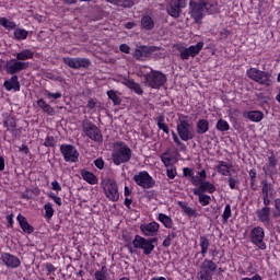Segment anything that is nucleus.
I'll return each mask as SVG.
<instances>
[{
	"label": "nucleus",
	"mask_w": 280,
	"mask_h": 280,
	"mask_svg": "<svg viewBox=\"0 0 280 280\" xmlns=\"http://www.w3.org/2000/svg\"><path fill=\"white\" fill-rule=\"evenodd\" d=\"M198 176L201 179V182L207 180V171L202 170L201 172H198Z\"/></svg>",
	"instance_id": "nucleus-63"
},
{
	"label": "nucleus",
	"mask_w": 280,
	"mask_h": 280,
	"mask_svg": "<svg viewBox=\"0 0 280 280\" xmlns=\"http://www.w3.org/2000/svg\"><path fill=\"white\" fill-rule=\"evenodd\" d=\"M119 49L122 51V54H130V46H128V44H121Z\"/></svg>",
	"instance_id": "nucleus-60"
},
{
	"label": "nucleus",
	"mask_w": 280,
	"mask_h": 280,
	"mask_svg": "<svg viewBox=\"0 0 280 280\" xmlns=\"http://www.w3.org/2000/svg\"><path fill=\"white\" fill-rule=\"evenodd\" d=\"M81 176H82L83 180H85L90 185H97V176H95V174L83 170V171H81Z\"/></svg>",
	"instance_id": "nucleus-25"
},
{
	"label": "nucleus",
	"mask_w": 280,
	"mask_h": 280,
	"mask_svg": "<svg viewBox=\"0 0 280 280\" xmlns=\"http://www.w3.org/2000/svg\"><path fill=\"white\" fill-rule=\"evenodd\" d=\"M18 222L24 233H28V235L32 234L34 226L27 222V219L23 214L18 215Z\"/></svg>",
	"instance_id": "nucleus-22"
},
{
	"label": "nucleus",
	"mask_w": 280,
	"mask_h": 280,
	"mask_svg": "<svg viewBox=\"0 0 280 280\" xmlns=\"http://www.w3.org/2000/svg\"><path fill=\"white\" fill-rule=\"evenodd\" d=\"M222 218H223V223L226 224V222H229V218H231V205L228 203L225 206Z\"/></svg>",
	"instance_id": "nucleus-46"
},
{
	"label": "nucleus",
	"mask_w": 280,
	"mask_h": 280,
	"mask_svg": "<svg viewBox=\"0 0 280 280\" xmlns=\"http://www.w3.org/2000/svg\"><path fill=\"white\" fill-rule=\"evenodd\" d=\"M264 237H266V233L264 232V228L256 226L252 229L250 240L252 243L257 246L260 250H266V242H264Z\"/></svg>",
	"instance_id": "nucleus-13"
},
{
	"label": "nucleus",
	"mask_w": 280,
	"mask_h": 280,
	"mask_svg": "<svg viewBox=\"0 0 280 280\" xmlns=\"http://www.w3.org/2000/svg\"><path fill=\"white\" fill-rule=\"evenodd\" d=\"M94 165L97 170H104V160L102 158L96 159Z\"/></svg>",
	"instance_id": "nucleus-54"
},
{
	"label": "nucleus",
	"mask_w": 280,
	"mask_h": 280,
	"mask_svg": "<svg viewBox=\"0 0 280 280\" xmlns=\"http://www.w3.org/2000/svg\"><path fill=\"white\" fill-rule=\"evenodd\" d=\"M269 166L277 167V158L275 155L269 156Z\"/></svg>",
	"instance_id": "nucleus-61"
},
{
	"label": "nucleus",
	"mask_w": 280,
	"mask_h": 280,
	"mask_svg": "<svg viewBox=\"0 0 280 280\" xmlns=\"http://www.w3.org/2000/svg\"><path fill=\"white\" fill-rule=\"evenodd\" d=\"M262 188V196H268L270 194V191H272L273 187L272 184L268 183V179H264L261 182Z\"/></svg>",
	"instance_id": "nucleus-42"
},
{
	"label": "nucleus",
	"mask_w": 280,
	"mask_h": 280,
	"mask_svg": "<svg viewBox=\"0 0 280 280\" xmlns=\"http://www.w3.org/2000/svg\"><path fill=\"white\" fill-rule=\"evenodd\" d=\"M257 215H270V207H264L257 211Z\"/></svg>",
	"instance_id": "nucleus-55"
},
{
	"label": "nucleus",
	"mask_w": 280,
	"mask_h": 280,
	"mask_svg": "<svg viewBox=\"0 0 280 280\" xmlns=\"http://www.w3.org/2000/svg\"><path fill=\"white\" fill-rule=\"evenodd\" d=\"M1 259L7 268H19L21 266V259L10 253L2 254Z\"/></svg>",
	"instance_id": "nucleus-19"
},
{
	"label": "nucleus",
	"mask_w": 280,
	"mask_h": 280,
	"mask_svg": "<svg viewBox=\"0 0 280 280\" xmlns=\"http://www.w3.org/2000/svg\"><path fill=\"white\" fill-rule=\"evenodd\" d=\"M190 183L192 184V185H195V187H200V185H201V183H202V179L199 177V176H196V175H192L191 177H190Z\"/></svg>",
	"instance_id": "nucleus-52"
},
{
	"label": "nucleus",
	"mask_w": 280,
	"mask_h": 280,
	"mask_svg": "<svg viewBox=\"0 0 280 280\" xmlns=\"http://www.w3.org/2000/svg\"><path fill=\"white\" fill-rule=\"evenodd\" d=\"M37 106L39 108H42V110H44L47 115L54 116L56 115V109H54V107H51V105L47 104V102H45V100L39 98L37 101Z\"/></svg>",
	"instance_id": "nucleus-24"
},
{
	"label": "nucleus",
	"mask_w": 280,
	"mask_h": 280,
	"mask_svg": "<svg viewBox=\"0 0 280 280\" xmlns=\"http://www.w3.org/2000/svg\"><path fill=\"white\" fill-rule=\"evenodd\" d=\"M107 97L112 100L114 106H119L121 104V97H119V95H117V92H115L114 90L107 91Z\"/></svg>",
	"instance_id": "nucleus-36"
},
{
	"label": "nucleus",
	"mask_w": 280,
	"mask_h": 280,
	"mask_svg": "<svg viewBox=\"0 0 280 280\" xmlns=\"http://www.w3.org/2000/svg\"><path fill=\"white\" fill-rule=\"evenodd\" d=\"M46 270L49 273L56 272V267L51 262H48V264H46Z\"/></svg>",
	"instance_id": "nucleus-62"
},
{
	"label": "nucleus",
	"mask_w": 280,
	"mask_h": 280,
	"mask_svg": "<svg viewBox=\"0 0 280 280\" xmlns=\"http://www.w3.org/2000/svg\"><path fill=\"white\" fill-rule=\"evenodd\" d=\"M103 189L105 191L106 198L112 200V202H117L119 200V188L117 186V182L113 178H104L102 180Z\"/></svg>",
	"instance_id": "nucleus-8"
},
{
	"label": "nucleus",
	"mask_w": 280,
	"mask_h": 280,
	"mask_svg": "<svg viewBox=\"0 0 280 280\" xmlns=\"http://www.w3.org/2000/svg\"><path fill=\"white\" fill-rule=\"evenodd\" d=\"M44 145L45 148H54V145H56V140L54 139V137L48 136L45 139Z\"/></svg>",
	"instance_id": "nucleus-50"
},
{
	"label": "nucleus",
	"mask_w": 280,
	"mask_h": 280,
	"mask_svg": "<svg viewBox=\"0 0 280 280\" xmlns=\"http://www.w3.org/2000/svg\"><path fill=\"white\" fill-rule=\"evenodd\" d=\"M247 119H249V121H261V119H264V113L259 112V110H253V112H248L246 115Z\"/></svg>",
	"instance_id": "nucleus-30"
},
{
	"label": "nucleus",
	"mask_w": 280,
	"mask_h": 280,
	"mask_svg": "<svg viewBox=\"0 0 280 280\" xmlns=\"http://www.w3.org/2000/svg\"><path fill=\"white\" fill-rule=\"evenodd\" d=\"M273 218H280V198L275 200Z\"/></svg>",
	"instance_id": "nucleus-49"
},
{
	"label": "nucleus",
	"mask_w": 280,
	"mask_h": 280,
	"mask_svg": "<svg viewBox=\"0 0 280 280\" xmlns=\"http://www.w3.org/2000/svg\"><path fill=\"white\" fill-rule=\"evenodd\" d=\"M60 152L67 163H78L80 153L73 144H61Z\"/></svg>",
	"instance_id": "nucleus-12"
},
{
	"label": "nucleus",
	"mask_w": 280,
	"mask_h": 280,
	"mask_svg": "<svg viewBox=\"0 0 280 280\" xmlns=\"http://www.w3.org/2000/svg\"><path fill=\"white\" fill-rule=\"evenodd\" d=\"M247 77L254 80V82L261 84V86H272V74L270 72L250 68L247 70Z\"/></svg>",
	"instance_id": "nucleus-5"
},
{
	"label": "nucleus",
	"mask_w": 280,
	"mask_h": 280,
	"mask_svg": "<svg viewBox=\"0 0 280 280\" xmlns=\"http://www.w3.org/2000/svg\"><path fill=\"white\" fill-rule=\"evenodd\" d=\"M44 211H45V218L47 220H51L54 218V206H51V202L45 203Z\"/></svg>",
	"instance_id": "nucleus-39"
},
{
	"label": "nucleus",
	"mask_w": 280,
	"mask_h": 280,
	"mask_svg": "<svg viewBox=\"0 0 280 280\" xmlns=\"http://www.w3.org/2000/svg\"><path fill=\"white\" fill-rule=\"evenodd\" d=\"M189 14L194 19L197 25H202V19H205V10L208 14H215V4L210 3L205 0H199L198 2L189 1Z\"/></svg>",
	"instance_id": "nucleus-1"
},
{
	"label": "nucleus",
	"mask_w": 280,
	"mask_h": 280,
	"mask_svg": "<svg viewBox=\"0 0 280 280\" xmlns=\"http://www.w3.org/2000/svg\"><path fill=\"white\" fill-rule=\"evenodd\" d=\"M195 196H200V194H213L215 191V186L210 182L203 180L198 188L192 189Z\"/></svg>",
	"instance_id": "nucleus-20"
},
{
	"label": "nucleus",
	"mask_w": 280,
	"mask_h": 280,
	"mask_svg": "<svg viewBox=\"0 0 280 280\" xmlns=\"http://www.w3.org/2000/svg\"><path fill=\"white\" fill-rule=\"evenodd\" d=\"M217 170L222 176H229L231 174V164H228L224 161H220Z\"/></svg>",
	"instance_id": "nucleus-27"
},
{
	"label": "nucleus",
	"mask_w": 280,
	"mask_h": 280,
	"mask_svg": "<svg viewBox=\"0 0 280 280\" xmlns=\"http://www.w3.org/2000/svg\"><path fill=\"white\" fill-rule=\"evenodd\" d=\"M218 270V265L213 260L205 259L200 266V271L197 273L198 280H213V272Z\"/></svg>",
	"instance_id": "nucleus-9"
},
{
	"label": "nucleus",
	"mask_w": 280,
	"mask_h": 280,
	"mask_svg": "<svg viewBox=\"0 0 280 280\" xmlns=\"http://www.w3.org/2000/svg\"><path fill=\"white\" fill-rule=\"evenodd\" d=\"M82 128L85 137H89L92 141H96L97 143H102V141H104L102 130H100L97 125L93 124V121L84 119L82 121Z\"/></svg>",
	"instance_id": "nucleus-7"
},
{
	"label": "nucleus",
	"mask_w": 280,
	"mask_h": 280,
	"mask_svg": "<svg viewBox=\"0 0 280 280\" xmlns=\"http://www.w3.org/2000/svg\"><path fill=\"white\" fill-rule=\"evenodd\" d=\"M30 32L24 28H15L14 30V38L15 40H25L27 38Z\"/></svg>",
	"instance_id": "nucleus-35"
},
{
	"label": "nucleus",
	"mask_w": 280,
	"mask_h": 280,
	"mask_svg": "<svg viewBox=\"0 0 280 280\" xmlns=\"http://www.w3.org/2000/svg\"><path fill=\"white\" fill-rule=\"evenodd\" d=\"M242 280H261V276L255 275L252 278H243Z\"/></svg>",
	"instance_id": "nucleus-64"
},
{
	"label": "nucleus",
	"mask_w": 280,
	"mask_h": 280,
	"mask_svg": "<svg viewBox=\"0 0 280 280\" xmlns=\"http://www.w3.org/2000/svg\"><path fill=\"white\" fill-rule=\"evenodd\" d=\"M156 242H159L158 237L145 238L141 235H136L132 241V246L133 248L143 250V255H152V253H154V244H156Z\"/></svg>",
	"instance_id": "nucleus-4"
},
{
	"label": "nucleus",
	"mask_w": 280,
	"mask_h": 280,
	"mask_svg": "<svg viewBox=\"0 0 280 280\" xmlns=\"http://www.w3.org/2000/svg\"><path fill=\"white\" fill-rule=\"evenodd\" d=\"M164 121H165V117L160 116L158 118V128L160 130H163V132H165V135H170V127H167V124H165Z\"/></svg>",
	"instance_id": "nucleus-38"
},
{
	"label": "nucleus",
	"mask_w": 280,
	"mask_h": 280,
	"mask_svg": "<svg viewBox=\"0 0 280 280\" xmlns=\"http://www.w3.org/2000/svg\"><path fill=\"white\" fill-rule=\"evenodd\" d=\"M180 209H183L184 213L188 215V218H196V210H194L191 207L187 206V203L179 201L178 202Z\"/></svg>",
	"instance_id": "nucleus-32"
},
{
	"label": "nucleus",
	"mask_w": 280,
	"mask_h": 280,
	"mask_svg": "<svg viewBox=\"0 0 280 280\" xmlns=\"http://www.w3.org/2000/svg\"><path fill=\"white\" fill-rule=\"evenodd\" d=\"M4 88L7 91H21V83H19V77L13 75L9 81H4Z\"/></svg>",
	"instance_id": "nucleus-23"
},
{
	"label": "nucleus",
	"mask_w": 280,
	"mask_h": 280,
	"mask_svg": "<svg viewBox=\"0 0 280 280\" xmlns=\"http://www.w3.org/2000/svg\"><path fill=\"white\" fill-rule=\"evenodd\" d=\"M202 47H205V43L199 42L196 45L189 46L184 50H180L182 60H189V58H196L200 51H202Z\"/></svg>",
	"instance_id": "nucleus-16"
},
{
	"label": "nucleus",
	"mask_w": 280,
	"mask_h": 280,
	"mask_svg": "<svg viewBox=\"0 0 280 280\" xmlns=\"http://www.w3.org/2000/svg\"><path fill=\"white\" fill-rule=\"evenodd\" d=\"M141 25L143 30H154V20L150 15H143L141 18Z\"/></svg>",
	"instance_id": "nucleus-28"
},
{
	"label": "nucleus",
	"mask_w": 280,
	"mask_h": 280,
	"mask_svg": "<svg viewBox=\"0 0 280 280\" xmlns=\"http://www.w3.org/2000/svg\"><path fill=\"white\" fill-rule=\"evenodd\" d=\"M167 82V77L156 70H151L149 73L144 74V84L150 86V89H161Z\"/></svg>",
	"instance_id": "nucleus-6"
},
{
	"label": "nucleus",
	"mask_w": 280,
	"mask_h": 280,
	"mask_svg": "<svg viewBox=\"0 0 280 280\" xmlns=\"http://www.w3.org/2000/svg\"><path fill=\"white\" fill-rule=\"evenodd\" d=\"M4 67L8 73L14 75V73H21V71H25V69L30 67V62H23L19 61V59H12L10 61H5Z\"/></svg>",
	"instance_id": "nucleus-14"
},
{
	"label": "nucleus",
	"mask_w": 280,
	"mask_h": 280,
	"mask_svg": "<svg viewBox=\"0 0 280 280\" xmlns=\"http://www.w3.org/2000/svg\"><path fill=\"white\" fill-rule=\"evenodd\" d=\"M51 189H54V191H62V186H60L58 180H54L51 183Z\"/></svg>",
	"instance_id": "nucleus-58"
},
{
	"label": "nucleus",
	"mask_w": 280,
	"mask_h": 280,
	"mask_svg": "<svg viewBox=\"0 0 280 280\" xmlns=\"http://www.w3.org/2000/svg\"><path fill=\"white\" fill-rule=\"evenodd\" d=\"M231 34V32L226 28H223L221 32H220V38L221 40H226V38H229V35Z\"/></svg>",
	"instance_id": "nucleus-56"
},
{
	"label": "nucleus",
	"mask_w": 280,
	"mask_h": 280,
	"mask_svg": "<svg viewBox=\"0 0 280 280\" xmlns=\"http://www.w3.org/2000/svg\"><path fill=\"white\" fill-rule=\"evenodd\" d=\"M0 25H2V27H4L5 30H14L16 27V23L5 18L0 19Z\"/></svg>",
	"instance_id": "nucleus-40"
},
{
	"label": "nucleus",
	"mask_w": 280,
	"mask_h": 280,
	"mask_svg": "<svg viewBox=\"0 0 280 280\" xmlns=\"http://www.w3.org/2000/svg\"><path fill=\"white\" fill-rule=\"evenodd\" d=\"M154 51H159V47L156 46H137L133 57L137 60H143V58H150Z\"/></svg>",
	"instance_id": "nucleus-17"
},
{
	"label": "nucleus",
	"mask_w": 280,
	"mask_h": 280,
	"mask_svg": "<svg viewBox=\"0 0 280 280\" xmlns=\"http://www.w3.org/2000/svg\"><path fill=\"white\" fill-rule=\"evenodd\" d=\"M184 172V176L188 178H191L194 176V170L189 168V167H184L183 168Z\"/></svg>",
	"instance_id": "nucleus-57"
},
{
	"label": "nucleus",
	"mask_w": 280,
	"mask_h": 280,
	"mask_svg": "<svg viewBox=\"0 0 280 280\" xmlns=\"http://www.w3.org/2000/svg\"><path fill=\"white\" fill-rule=\"evenodd\" d=\"M205 132H209V120L199 119L197 121V135H205Z\"/></svg>",
	"instance_id": "nucleus-26"
},
{
	"label": "nucleus",
	"mask_w": 280,
	"mask_h": 280,
	"mask_svg": "<svg viewBox=\"0 0 280 280\" xmlns=\"http://www.w3.org/2000/svg\"><path fill=\"white\" fill-rule=\"evenodd\" d=\"M217 130H219V132H226L231 130V125H229L226 120L220 118L217 122Z\"/></svg>",
	"instance_id": "nucleus-37"
},
{
	"label": "nucleus",
	"mask_w": 280,
	"mask_h": 280,
	"mask_svg": "<svg viewBox=\"0 0 280 280\" xmlns=\"http://www.w3.org/2000/svg\"><path fill=\"white\" fill-rule=\"evenodd\" d=\"M188 116L180 114L177 122V135L182 141H191L194 139V126L187 120Z\"/></svg>",
	"instance_id": "nucleus-3"
},
{
	"label": "nucleus",
	"mask_w": 280,
	"mask_h": 280,
	"mask_svg": "<svg viewBox=\"0 0 280 280\" xmlns=\"http://www.w3.org/2000/svg\"><path fill=\"white\" fill-rule=\"evenodd\" d=\"M3 126L9 132H14L16 128V119L14 117H9L7 120H3Z\"/></svg>",
	"instance_id": "nucleus-33"
},
{
	"label": "nucleus",
	"mask_w": 280,
	"mask_h": 280,
	"mask_svg": "<svg viewBox=\"0 0 280 280\" xmlns=\"http://www.w3.org/2000/svg\"><path fill=\"white\" fill-rule=\"evenodd\" d=\"M63 63L70 67V69H89L91 59L88 58H69L65 57Z\"/></svg>",
	"instance_id": "nucleus-15"
},
{
	"label": "nucleus",
	"mask_w": 280,
	"mask_h": 280,
	"mask_svg": "<svg viewBox=\"0 0 280 280\" xmlns=\"http://www.w3.org/2000/svg\"><path fill=\"white\" fill-rule=\"evenodd\" d=\"M133 180L142 189H152L156 185V180L148 173V171H141L139 174L133 176Z\"/></svg>",
	"instance_id": "nucleus-11"
},
{
	"label": "nucleus",
	"mask_w": 280,
	"mask_h": 280,
	"mask_svg": "<svg viewBox=\"0 0 280 280\" xmlns=\"http://www.w3.org/2000/svg\"><path fill=\"white\" fill-rule=\"evenodd\" d=\"M229 185H230V189H237V185H240V179L237 178H233V177H229Z\"/></svg>",
	"instance_id": "nucleus-51"
},
{
	"label": "nucleus",
	"mask_w": 280,
	"mask_h": 280,
	"mask_svg": "<svg viewBox=\"0 0 280 280\" xmlns=\"http://www.w3.org/2000/svg\"><path fill=\"white\" fill-rule=\"evenodd\" d=\"M200 248H201V255L202 257H206L207 255V250H209V238H207V236H200V244H199Z\"/></svg>",
	"instance_id": "nucleus-34"
},
{
	"label": "nucleus",
	"mask_w": 280,
	"mask_h": 280,
	"mask_svg": "<svg viewBox=\"0 0 280 280\" xmlns=\"http://www.w3.org/2000/svg\"><path fill=\"white\" fill-rule=\"evenodd\" d=\"M34 58V51L31 49L22 50L16 54V60L21 62V60H32Z\"/></svg>",
	"instance_id": "nucleus-29"
},
{
	"label": "nucleus",
	"mask_w": 280,
	"mask_h": 280,
	"mask_svg": "<svg viewBox=\"0 0 280 280\" xmlns=\"http://www.w3.org/2000/svg\"><path fill=\"white\" fill-rule=\"evenodd\" d=\"M114 165H121L128 163L132 159V150L125 142H116L112 152Z\"/></svg>",
	"instance_id": "nucleus-2"
},
{
	"label": "nucleus",
	"mask_w": 280,
	"mask_h": 280,
	"mask_svg": "<svg viewBox=\"0 0 280 280\" xmlns=\"http://www.w3.org/2000/svg\"><path fill=\"white\" fill-rule=\"evenodd\" d=\"M197 196L199 197V202L202 207H207V205H210L211 196L206 195L205 192H200V195Z\"/></svg>",
	"instance_id": "nucleus-43"
},
{
	"label": "nucleus",
	"mask_w": 280,
	"mask_h": 280,
	"mask_svg": "<svg viewBox=\"0 0 280 280\" xmlns=\"http://www.w3.org/2000/svg\"><path fill=\"white\" fill-rule=\"evenodd\" d=\"M122 84L130 89V91H135L137 95H142L143 89L141 88V84L135 82V80L130 79H124Z\"/></svg>",
	"instance_id": "nucleus-21"
},
{
	"label": "nucleus",
	"mask_w": 280,
	"mask_h": 280,
	"mask_svg": "<svg viewBox=\"0 0 280 280\" xmlns=\"http://www.w3.org/2000/svg\"><path fill=\"white\" fill-rule=\"evenodd\" d=\"M172 240H176V233L172 232L171 234H168L165 240L162 243V246H164V248H170V246H172Z\"/></svg>",
	"instance_id": "nucleus-44"
},
{
	"label": "nucleus",
	"mask_w": 280,
	"mask_h": 280,
	"mask_svg": "<svg viewBox=\"0 0 280 280\" xmlns=\"http://www.w3.org/2000/svg\"><path fill=\"white\" fill-rule=\"evenodd\" d=\"M116 5L118 8H132V5H135V1H132V0H117Z\"/></svg>",
	"instance_id": "nucleus-45"
},
{
	"label": "nucleus",
	"mask_w": 280,
	"mask_h": 280,
	"mask_svg": "<svg viewBox=\"0 0 280 280\" xmlns=\"http://www.w3.org/2000/svg\"><path fill=\"white\" fill-rule=\"evenodd\" d=\"M107 268L106 266H103L101 271H95L94 277L96 280H108V276H107Z\"/></svg>",
	"instance_id": "nucleus-41"
},
{
	"label": "nucleus",
	"mask_w": 280,
	"mask_h": 280,
	"mask_svg": "<svg viewBox=\"0 0 280 280\" xmlns=\"http://www.w3.org/2000/svg\"><path fill=\"white\" fill-rule=\"evenodd\" d=\"M166 175H167V177L171 178V179L176 178V170H174V168H168V170L166 171Z\"/></svg>",
	"instance_id": "nucleus-59"
},
{
	"label": "nucleus",
	"mask_w": 280,
	"mask_h": 280,
	"mask_svg": "<svg viewBox=\"0 0 280 280\" xmlns=\"http://www.w3.org/2000/svg\"><path fill=\"white\" fill-rule=\"evenodd\" d=\"M159 220L162 222L165 229H172V226H174V221H172V218L167 217L166 214L160 213Z\"/></svg>",
	"instance_id": "nucleus-31"
},
{
	"label": "nucleus",
	"mask_w": 280,
	"mask_h": 280,
	"mask_svg": "<svg viewBox=\"0 0 280 280\" xmlns=\"http://www.w3.org/2000/svg\"><path fill=\"white\" fill-rule=\"evenodd\" d=\"M45 96L48 98V100H60V97H62V93L60 92H56V93H51L49 91H45Z\"/></svg>",
	"instance_id": "nucleus-47"
},
{
	"label": "nucleus",
	"mask_w": 280,
	"mask_h": 280,
	"mask_svg": "<svg viewBox=\"0 0 280 280\" xmlns=\"http://www.w3.org/2000/svg\"><path fill=\"white\" fill-rule=\"evenodd\" d=\"M48 196L54 200L56 205H58V207H62V199H60V197L56 196L54 192H50Z\"/></svg>",
	"instance_id": "nucleus-53"
},
{
	"label": "nucleus",
	"mask_w": 280,
	"mask_h": 280,
	"mask_svg": "<svg viewBox=\"0 0 280 280\" xmlns=\"http://www.w3.org/2000/svg\"><path fill=\"white\" fill-rule=\"evenodd\" d=\"M162 162L164 165H172V155H170V152H165L161 155Z\"/></svg>",
	"instance_id": "nucleus-48"
},
{
	"label": "nucleus",
	"mask_w": 280,
	"mask_h": 280,
	"mask_svg": "<svg viewBox=\"0 0 280 280\" xmlns=\"http://www.w3.org/2000/svg\"><path fill=\"white\" fill-rule=\"evenodd\" d=\"M161 225L156 222L144 223L140 225V231L145 235V237H154L159 233Z\"/></svg>",
	"instance_id": "nucleus-18"
},
{
	"label": "nucleus",
	"mask_w": 280,
	"mask_h": 280,
	"mask_svg": "<svg viewBox=\"0 0 280 280\" xmlns=\"http://www.w3.org/2000/svg\"><path fill=\"white\" fill-rule=\"evenodd\" d=\"M184 8H187V0H170L166 5L167 15L179 19Z\"/></svg>",
	"instance_id": "nucleus-10"
}]
</instances>
